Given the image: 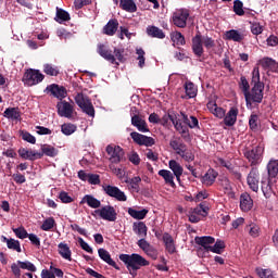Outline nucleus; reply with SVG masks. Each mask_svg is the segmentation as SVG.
I'll list each match as a JSON object with an SVG mask.
<instances>
[{"label":"nucleus","mask_w":278,"mask_h":278,"mask_svg":"<svg viewBox=\"0 0 278 278\" xmlns=\"http://www.w3.org/2000/svg\"><path fill=\"white\" fill-rule=\"evenodd\" d=\"M223 249H225V242L218 240L214 245H211V253H217L220 255V253H223Z\"/></svg>","instance_id":"nucleus-54"},{"label":"nucleus","mask_w":278,"mask_h":278,"mask_svg":"<svg viewBox=\"0 0 278 278\" xmlns=\"http://www.w3.org/2000/svg\"><path fill=\"white\" fill-rule=\"evenodd\" d=\"M125 49L123 48H114V58L115 60H118V62H125Z\"/></svg>","instance_id":"nucleus-58"},{"label":"nucleus","mask_w":278,"mask_h":278,"mask_svg":"<svg viewBox=\"0 0 278 278\" xmlns=\"http://www.w3.org/2000/svg\"><path fill=\"white\" fill-rule=\"evenodd\" d=\"M140 181H142V178H140V176L134 177L130 180V187L132 188V190H136V192H138L140 190Z\"/></svg>","instance_id":"nucleus-62"},{"label":"nucleus","mask_w":278,"mask_h":278,"mask_svg":"<svg viewBox=\"0 0 278 278\" xmlns=\"http://www.w3.org/2000/svg\"><path fill=\"white\" fill-rule=\"evenodd\" d=\"M17 264L20 266V268H22V270H29L30 273H36V265H34L31 262L29 261H17Z\"/></svg>","instance_id":"nucleus-51"},{"label":"nucleus","mask_w":278,"mask_h":278,"mask_svg":"<svg viewBox=\"0 0 278 278\" xmlns=\"http://www.w3.org/2000/svg\"><path fill=\"white\" fill-rule=\"evenodd\" d=\"M103 191L108 197H111L115 201L125 202L127 201V195L116 186L106 185L103 186Z\"/></svg>","instance_id":"nucleus-9"},{"label":"nucleus","mask_w":278,"mask_h":278,"mask_svg":"<svg viewBox=\"0 0 278 278\" xmlns=\"http://www.w3.org/2000/svg\"><path fill=\"white\" fill-rule=\"evenodd\" d=\"M8 249L11 251H16V253H23V250L21 249V241L10 238V241H8L7 244Z\"/></svg>","instance_id":"nucleus-46"},{"label":"nucleus","mask_w":278,"mask_h":278,"mask_svg":"<svg viewBox=\"0 0 278 278\" xmlns=\"http://www.w3.org/2000/svg\"><path fill=\"white\" fill-rule=\"evenodd\" d=\"M55 227V219L53 217H49L43 220L42 225L40 226V229L42 231H51Z\"/></svg>","instance_id":"nucleus-47"},{"label":"nucleus","mask_w":278,"mask_h":278,"mask_svg":"<svg viewBox=\"0 0 278 278\" xmlns=\"http://www.w3.org/2000/svg\"><path fill=\"white\" fill-rule=\"evenodd\" d=\"M130 138L132 139L135 144H139V147H153V144H155V139L140 132H130Z\"/></svg>","instance_id":"nucleus-13"},{"label":"nucleus","mask_w":278,"mask_h":278,"mask_svg":"<svg viewBox=\"0 0 278 278\" xmlns=\"http://www.w3.org/2000/svg\"><path fill=\"white\" fill-rule=\"evenodd\" d=\"M216 177H218V173L214 169H208L202 177V184L204 186H212L216 181Z\"/></svg>","instance_id":"nucleus-35"},{"label":"nucleus","mask_w":278,"mask_h":278,"mask_svg":"<svg viewBox=\"0 0 278 278\" xmlns=\"http://www.w3.org/2000/svg\"><path fill=\"white\" fill-rule=\"evenodd\" d=\"M201 40H202V46H204L206 51H211V49H214V47H216V42L210 36L201 35Z\"/></svg>","instance_id":"nucleus-44"},{"label":"nucleus","mask_w":278,"mask_h":278,"mask_svg":"<svg viewBox=\"0 0 278 278\" xmlns=\"http://www.w3.org/2000/svg\"><path fill=\"white\" fill-rule=\"evenodd\" d=\"M240 207L242 212H249L251 207H253V200L251 199V195L249 193H243L240 197Z\"/></svg>","instance_id":"nucleus-32"},{"label":"nucleus","mask_w":278,"mask_h":278,"mask_svg":"<svg viewBox=\"0 0 278 278\" xmlns=\"http://www.w3.org/2000/svg\"><path fill=\"white\" fill-rule=\"evenodd\" d=\"M116 31H118V20L116 18H111L102 29L104 36H115Z\"/></svg>","instance_id":"nucleus-22"},{"label":"nucleus","mask_w":278,"mask_h":278,"mask_svg":"<svg viewBox=\"0 0 278 278\" xmlns=\"http://www.w3.org/2000/svg\"><path fill=\"white\" fill-rule=\"evenodd\" d=\"M97 52L99 53V55H101V58L106 60V62H110L111 64H116L118 66V62H116V56H114L110 47L103 43H99Z\"/></svg>","instance_id":"nucleus-14"},{"label":"nucleus","mask_w":278,"mask_h":278,"mask_svg":"<svg viewBox=\"0 0 278 278\" xmlns=\"http://www.w3.org/2000/svg\"><path fill=\"white\" fill-rule=\"evenodd\" d=\"M149 123H152L153 125H159V123L161 125H170V123H173V125H175V116L173 115V113H170V111L165 114L162 118H160V115H157V113H152L149 115Z\"/></svg>","instance_id":"nucleus-10"},{"label":"nucleus","mask_w":278,"mask_h":278,"mask_svg":"<svg viewBox=\"0 0 278 278\" xmlns=\"http://www.w3.org/2000/svg\"><path fill=\"white\" fill-rule=\"evenodd\" d=\"M18 155L22 160H29L30 162H36V160H42V154L34 150H28L27 148H20Z\"/></svg>","instance_id":"nucleus-18"},{"label":"nucleus","mask_w":278,"mask_h":278,"mask_svg":"<svg viewBox=\"0 0 278 278\" xmlns=\"http://www.w3.org/2000/svg\"><path fill=\"white\" fill-rule=\"evenodd\" d=\"M185 92L186 97L181 96V99H194L197 97V86L193 83H186L185 84Z\"/></svg>","instance_id":"nucleus-37"},{"label":"nucleus","mask_w":278,"mask_h":278,"mask_svg":"<svg viewBox=\"0 0 278 278\" xmlns=\"http://www.w3.org/2000/svg\"><path fill=\"white\" fill-rule=\"evenodd\" d=\"M61 131L64 134V136H73V134L77 131V125L65 123L61 126Z\"/></svg>","instance_id":"nucleus-40"},{"label":"nucleus","mask_w":278,"mask_h":278,"mask_svg":"<svg viewBox=\"0 0 278 278\" xmlns=\"http://www.w3.org/2000/svg\"><path fill=\"white\" fill-rule=\"evenodd\" d=\"M71 18V14L66 12L64 9H58L56 8V23H64Z\"/></svg>","instance_id":"nucleus-42"},{"label":"nucleus","mask_w":278,"mask_h":278,"mask_svg":"<svg viewBox=\"0 0 278 278\" xmlns=\"http://www.w3.org/2000/svg\"><path fill=\"white\" fill-rule=\"evenodd\" d=\"M239 88L242 90L244 97H249V90H251V86L249 85V80H247V77L241 76Z\"/></svg>","instance_id":"nucleus-45"},{"label":"nucleus","mask_w":278,"mask_h":278,"mask_svg":"<svg viewBox=\"0 0 278 278\" xmlns=\"http://www.w3.org/2000/svg\"><path fill=\"white\" fill-rule=\"evenodd\" d=\"M92 0H74L75 10H81L85 5H90Z\"/></svg>","instance_id":"nucleus-61"},{"label":"nucleus","mask_w":278,"mask_h":278,"mask_svg":"<svg viewBox=\"0 0 278 278\" xmlns=\"http://www.w3.org/2000/svg\"><path fill=\"white\" fill-rule=\"evenodd\" d=\"M261 188H262V192L265 197H268L270 194V192H273V189L270 187V182H266L264 180L261 181Z\"/></svg>","instance_id":"nucleus-59"},{"label":"nucleus","mask_w":278,"mask_h":278,"mask_svg":"<svg viewBox=\"0 0 278 278\" xmlns=\"http://www.w3.org/2000/svg\"><path fill=\"white\" fill-rule=\"evenodd\" d=\"M188 16H190V12L186 9H179L175 13V26L176 27H186V23L188 21Z\"/></svg>","instance_id":"nucleus-19"},{"label":"nucleus","mask_w":278,"mask_h":278,"mask_svg":"<svg viewBox=\"0 0 278 278\" xmlns=\"http://www.w3.org/2000/svg\"><path fill=\"white\" fill-rule=\"evenodd\" d=\"M146 31L148 36H150V38H159L160 40H163V38H166L164 30L160 29L156 26H148Z\"/></svg>","instance_id":"nucleus-33"},{"label":"nucleus","mask_w":278,"mask_h":278,"mask_svg":"<svg viewBox=\"0 0 278 278\" xmlns=\"http://www.w3.org/2000/svg\"><path fill=\"white\" fill-rule=\"evenodd\" d=\"M128 214L131 216V218H135V220H144L149 214V210L143 208L141 211H137L136 208L129 207Z\"/></svg>","instance_id":"nucleus-34"},{"label":"nucleus","mask_w":278,"mask_h":278,"mask_svg":"<svg viewBox=\"0 0 278 278\" xmlns=\"http://www.w3.org/2000/svg\"><path fill=\"white\" fill-rule=\"evenodd\" d=\"M121 262H124L128 270H140L142 266H149V261L140 254H121Z\"/></svg>","instance_id":"nucleus-3"},{"label":"nucleus","mask_w":278,"mask_h":278,"mask_svg":"<svg viewBox=\"0 0 278 278\" xmlns=\"http://www.w3.org/2000/svg\"><path fill=\"white\" fill-rule=\"evenodd\" d=\"M248 186L253 192L260 190V170L252 168L247 178Z\"/></svg>","instance_id":"nucleus-15"},{"label":"nucleus","mask_w":278,"mask_h":278,"mask_svg":"<svg viewBox=\"0 0 278 278\" xmlns=\"http://www.w3.org/2000/svg\"><path fill=\"white\" fill-rule=\"evenodd\" d=\"M84 203H87L89 207H92V210H99L101 207V201L92 194H86L81 201L80 205H84Z\"/></svg>","instance_id":"nucleus-28"},{"label":"nucleus","mask_w":278,"mask_h":278,"mask_svg":"<svg viewBox=\"0 0 278 278\" xmlns=\"http://www.w3.org/2000/svg\"><path fill=\"white\" fill-rule=\"evenodd\" d=\"M207 210H210L207 206L200 204L195 208L191 210V212H193L200 218H205V216H207Z\"/></svg>","instance_id":"nucleus-50"},{"label":"nucleus","mask_w":278,"mask_h":278,"mask_svg":"<svg viewBox=\"0 0 278 278\" xmlns=\"http://www.w3.org/2000/svg\"><path fill=\"white\" fill-rule=\"evenodd\" d=\"M13 232L15 233L16 238H20V240H25L29 236L25 227L21 226L18 228H13Z\"/></svg>","instance_id":"nucleus-53"},{"label":"nucleus","mask_w":278,"mask_h":278,"mask_svg":"<svg viewBox=\"0 0 278 278\" xmlns=\"http://www.w3.org/2000/svg\"><path fill=\"white\" fill-rule=\"evenodd\" d=\"M98 254L102 262H105V264H109V266H112L113 268H115V270H121V267L116 264V262H114V260H112V255L108 250L100 248L98 250Z\"/></svg>","instance_id":"nucleus-20"},{"label":"nucleus","mask_w":278,"mask_h":278,"mask_svg":"<svg viewBox=\"0 0 278 278\" xmlns=\"http://www.w3.org/2000/svg\"><path fill=\"white\" fill-rule=\"evenodd\" d=\"M59 199L62 203H73V198L68 195V192L66 191H61L59 193Z\"/></svg>","instance_id":"nucleus-60"},{"label":"nucleus","mask_w":278,"mask_h":278,"mask_svg":"<svg viewBox=\"0 0 278 278\" xmlns=\"http://www.w3.org/2000/svg\"><path fill=\"white\" fill-rule=\"evenodd\" d=\"M45 92H50V94L54 97V99H59V101H62V99H66V97H68V91H66V87L60 86L58 84H51L47 86Z\"/></svg>","instance_id":"nucleus-8"},{"label":"nucleus","mask_w":278,"mask_h":278,"mask_svg":"<svg viewBox=\"0 0 278 278\" xmlns=\"http://www.w3.org/2000/svg\"><path fill=\"white\" fill-rule=\"evenodd\" d=\"M119 8L121 10H124V12H129L130 14L138 12V7L134 0H121Z\"/></svg>","instance_id":"nucleus-31"},{"label":"nucleus","mask_w":278,"mask_h":278,"mask_svg":"<svg viewBox=\"0 0 278 278\" xmlns=\"http://www.w3.org/2000/svg\"><path fill=\"white\" fill-rule=\"evenodd\" d=\"M131 125L137 127L138 131H141V134L149 132V126L147 125V122L140 117V115H134L131 117Z\"/></svg>","instance_id":"nucleus-23"},{"label":"nucleus","mask_w":278,"mask_h":278,"mask_svg":"<svg viewBox=\"0 0 278 278\" xmlns=\"http://www.w3.org/2000/svg\"><path fill=\"white\" fill-rule=\"evenodd\" d=\"M58 249L59 254L61 255V257H63V260H67V262H73V257L71 256L73 255V252L71 251L68 244L61 242L59 243Z\"/></svg>","instance_id":"nucleus-29"},{"label":"nucleus","mask_w":278,"mask_h":278,"mask_svg":"<svg viewBox=\"0 0 278 278\" xmlns=\"http://www.w3.org/2000/svg\"><path fill=\"white\" fill-rule=\"evenodd\" d=\"M56 109L59 116L62 118H73L75 108L70 102H66V100L58 102Z\"/></svg>","instance_id":"nucleus-12"},{"label":"nucleus","mask_w":278,"mask_h":278,"mask_svg":"<svg viewBox=\"0 0 278 278\" xmlns=\"http://www.w3.org/2000/svg\"><path fill=\"white\" fill-rule=\"evenodd\" d=\"M45 80V76L38 70L28 68L22 78L25 86H37Z\"/></svg>","instance_id":"nucleus-5"},{"label":"nucleus","mask_w":278,"mask_h":278,"mask_svg":"<svg viewBox=\"0 0 278 278\" xmlns=\"http://www.w3.org/2000/svg\"><path fill=\"white\" fill-rule=\"evenodd\" d=\"M75 103L83 110L85 114L88 116L94 117V106L92 105V101H90V98L83 92H78L75 96Z\"/></svg>","instance_id":"nucleus-4"},{"label":"nucleus","mask_w":278,"mask_h":278,"mask_svg":"<svg viewBox=\"0 0 278 278\" xmlns=\"http://www.w3.org/2000/svg\"><path fill=\"white\" fill-rule=\"evenodd\" d=\"M188 125V126H186ZM188 127L190 129H194V127H199V119L194 116L188 117V115L180 113L178 118L176 117V131L180 134L181 138L188 140L190 138V132H188Z\"/></svg>","instance_id":"nucleus-2"},{"label":"nucleus","mask_w":278,"mask_h":278,"mask_svg":"<svg viewBox=\"0 0 278 278\" xmlns=\"http://www.w3.org/2000/svg\"><path fill=\"white\" fill-rule=\"evenodd\" d=\"M132 231L139 238H147V231H149V228L144 222H135L132 224Z\"/></svg>","instance_id":"nucleus-26"},{"label":"nucleus","mask_w":278,"mask_h":278,"mask_svg":"<svg viewBox=\"0 0 278 278\" xmlns=\"http://www.w3.org/2000/svg\"><path fill=\"white\" fill-rule=\"evenodd\" d=\"M78 243L80 245V249H83V251H86L87 253H92V248H90V245L84 241V239L81 237L78 238Z\"/></svg>","instance_id":"nucleus-63"},{"label":"nucleus","mask_w":278,"mask_h":278,"mask_svg":"<svg viewBox=\"0 0 278 278\" xmlns=\"http://www.w3.org/2000/svg\"><path fill=\"white\" fill-rule=\"evenodd\" d=\"M20 136L25 142H29V144H36V137H34V135H31L29 131L21 130Z\"/></svg>","instance_id":"nucleus-49"},{"label":"nucleus","mask_w":278,"mask_h":278,"mask_svg":"<svg viewBox=\"0 0 278 278\" xmlns=\"http://www.w3.org/2000/svg\"><path fill=\"white\" fill-rule=\"evenodd\" d=\"M264 153V149L262 147H256L252 150H247L244 155L251 164H260V160H262V154Z\"/></svg>","instance_id":"nucleus-16"},{"label":"nucleus","mask_w":278,"mask_h":278,"mask_svg":"<svg viewBox=\"0 0 278 278\" xmlns=\"http://www.w3.org/2000/svg\"><path fill=\"white\" fill-rule=\"evenodd\" d=\"M94 214H98L102 220H108L109 223H116V218H118V213H116V208L112 205L102 206L96 210Z\"/></svg>","instance_id":"nucleus-6"},{"label":"nucleus","mask_w":278,"mask_h":278,"mask_svg":"<svg viewBox=\"0 0 278 278\" xmlns=\"http://www.w3.org/2000/svg\"><path fill=\"white\" fill-rule=\"evenodd\" d=\"M108 155H110V162L112 164H121L125 157V150L121 146L109 144L105 149Z\"/></svg>","instance_id":"nucleus-7"},{"label":"nucleus","mask_w":278,"mask_h":278,"mask_svg":"<svg viewBox=\"0 0 278 278\" xmlns=\"http://www.w3.org/2000/svg\"><path fill=\"white\" fill-rule=\"evenodd\" d=\"M159 175H160V177H163L165 184H167L168 186H172V188H175V180L173 177V173H170V170L161 169V170H159Z\"/></svg>","instance_id":"nucleus-38"},{"label":"nucleus","mask_w":278,"mask_h":278,"mask_svg":"<svg viewBox=\"0 0 278 278\" xmlns=\"http://www.w3.org/2000/svg\"><path fill=\"white\" fill-rule=\"evenodd\" d=\"M206 108L216 118H225V109L218 106L215 101H210Z\"/></svg>","instance_id":"nucleus-25"},{"label":"nucleus","mask_w":278,"mask_h":278,"mask_svg":"<svg viewBox=\"0 0 278 278\" xmlns=\"http://www.w3.org/2000/svg\"><path fill=\"white\" fill-rule=\"evenodd\" d=\"M154 236L157 240H163L166 251L175 253V239L168 232L163 233L162 230H154Z\"/></svg>","instance_id":"nucleus-11"},{"label":"nucleus","mask_w":278,"mask_h":278,"mask_svg":"<svg viewBox=\"0 0 278 278\" xmlns=\"http://www.w3.org/2000/svg\"><path fill=\"white\" fill-rule=\"evenodd\" d=\"M220 186L224 188L225 192L229 194L231 192V182L227 177L220 179Z\"/></svg>","instance_id":"nucleus-57"},{"label":"nucleus","mask_w":278,"mask_h":278,"mask_svg":"<svg viewBox=\"0 0 278 278\" xmlns=\"http://www.w3.org/2000/svg\"><path fill=\"white\" fill-rule=\"evenodd\" d=\"M27 238L30 240L34 247L40 248V238H38V236H36L35 233H28Z\"/></svg>","instance_id":"nucleus-64"},{"label":"nucleus","mask_w":278,"mask_h":278,"mask_svg":"<svg viewBox=\"0 0 278 278\" xmlns=\"http://www.w3.org/2000/svg\"><path fill=\"white\" fill-rule=\"evenodd\" d=\"M244 3L240 0H235L233 2V12L237 16H244Z\"/></svg>","instance_id":"nucleus-52"},{"label":"nucleus","mask_w":278,"mask_h":278,"mask_svg":"<svg viewBox=\"0 0 278 278\" xmlns=\"http://www.w3.org/2000/svg\"><path fill=\"white\" fill-rule=\"evenodd\" d=\"M139 249L143 250L144 253H147L149 255V253H151V251H153V247H151V243L149 241H147L144 238H141L138 242H137Z\"/></svg>","instance_id":"nucleus-48"},{"label":"nucleus","mask_w":278,"mask_h":278,"mask_svg":"<svg viewBox=\"0 0 278 278\" xmlns=\"http://www.w3.org/2000/svg\"><path fill=\"white\" fill-rule=\"evenodd\" d=\"M58 153H60V151L55 147L47 143L41 144V152H38L41 157H45V155H47V157H56Z\"/></svg>","instance_id":"nucleus-27"},{"label":"nucleus","mask_w":278,"mask_h":278,"mask_svg":"<svg viewBox=\"0 0 278 278\" xmlns=\"http://www.w3.org/2000/svg\"><path fill=\"white\" fill-rule=\"evenodd\" d=\"M136 53L138 55L137 60L139 61L138 66L140 68H143L144 67V62H146V59H144L146 52L142 48H138L136 50Z\"/></svg>","instance_id":"nucleus-55"},{"label":"nucleus","mask_w":278,"mask_h":278,"mask_svg":"<svg viewBox=\"0 0 278 278\" xmlns=\"http://www.w3.org/2000/svg\"><path fill=\"white\" fill-rule=\"evenodd\" d=\"M268 175L271 179H275L278 175V162L277 161H269L267 165Z\"/></svg>","instance_id":"nucleus-43"},{"label":"nucleus","mask_w":278,"mask_h":278,"mask_svg":"<svg viewBox=\"0 0 278 278\" xmlns=\"http://www.w3.org/2000/svg\"><path fill=\"white\" fill-rule=\"evenodd\" d=\"M195 244L204 248V251L208 253L212 250V244L216 242L214 237H195Z\"/></svg>","instance_id":"nucleus-24"},{"label":"nucleus","mask_w":278,"mask_h":278,"mask_svg":"<svg viewBox=\"0 0 278 278\" xmlns=\"http://www.w3.org/2000/svg\"><path fill=\"white\" fill-rule=\"evenodd\" d=\"M175 153L177 155H180V157H182V160H185V162H192V161H194V154H192V152L188 151V149H186L185 144H179L178 146L176 143Z\"/></svg>","instance_id":"nucleus-21"},{"label":"nucleus","mask_w":278,"mask_h":278,"mask_svg":"<svg viewBox=\"0 0 278 278\" xmlns=\"http://www.w3.org/2000/svg\"><path fill=\"white\" fill-rule=\"evenodd\" d=\"M225 37L226 40H233V42H242L244 40V36L236 29L227 30Z\"/></svg>","instance_id":"nucleus-36"},{"label":"nucleus","mask_w":278,"mask_h":278,"mask_svg":"<svg viewBox=\"0 0 278 278\" xmlns=\"http://www.w3.org/2000/svg\"><path fill=\"white\" fill-rule=\"evenodd\" d=\"M236 121H238V109L232 108L226 114L224 123L227 127H233V125H236Z\"/></svg>","instance_id":"nucleus-30"},{"label":"nucleus","mask_w":278,"mask_h":278,"mask_svg":"<svg viewBox=\"0 0 278 278\" xmlns=\"http://www.w3.org/2000/svg\"><path fill=\"white\" fill-rule=\"evenodd\" d=\"M191 49L195 58H202L203 53H205V49L203 48V41L201 39V34H197L192 38Z\"/></svg>","instance_id":"nucleus-17"},{"label":"nucleus","mask_w":278,"mask_h":278,"mask_svg":"<svg viewBox=\"0 0 278 278\" xmlns=\"http://www.w3.org/2000/svg\"><path fill=\"white\" fill-rule=\"evenodd\" d=\"M252 90L244 97L247 105L253 103H262L264 99V83L260 81V67H254L252 72Z\"/></svg>","instance_id":"nucleus-1"},{"label":"nucleus","mask_w":278,"mask_h":278,"mask_svg":"<svg viewBox=\"0 0 278 278\" xmlns=\"http://www.w3.org/2000/svg\"><path fill=\"white\" fill-rule=\"evenodd\" d=\"M5 118H11L12 121H18L21 118V112L16 108H8L3 112Z\"/></svg>","instance_id":"nucleus-39"},{"label":"nucleus","mask_w":278,"mask_h":278,"mask_svg":"<svg viewBox=\"0 0 278 278\" xmlns=\"http://www.w3.org/2000/svg\"><path fill=\"white\" fill-rule=\"evenodd\" d=\"M251 31L254 36H260L264 31V26L257 22L252 23Z\"/></svg>","instance_id":"nucleus-56"},{"label":"nucleus","mask_w":278,"mask_h":278,"mask_svg":"<svg viewBox=\"0 0 278 278\" xmlns=\"http://www.w3.org/2000/svg\"><path fill=\"white\" fill-rule=\"evenodd\" d=\"M43 73L50 77H58V75H60V70L58 66H53L52 64L47 63L43 65Z\"/></svg>","instance_id":"nucleus-41"}]
</instances>
